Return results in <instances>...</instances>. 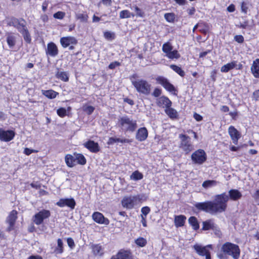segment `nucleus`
I'll return each mask as SVG.
<instances>
[{
  "mask_svg": "<svg viewBox=\"0 0 259 259\" xmlns=\"http://www.w3.org/2000/svg\"><path fill=\"white\" fill-rule=\"evenodd\" d=\"M229 194L225 193L217 195L214 196V201H207L203 202H198L195 204V207L199 210L203 211L210 214H215L225 211L227 208V203L230 199L236 200L242 196L241 193L237 190L232 189L229 191Z\"/></svg>",
  "mask_w": 259,
  "mask_h": 259,
  "instance_id": "nucleus-1",
  "label": "nucleus"
},
{
  "mask_svg": "<svg viewBox=\"0 0 259 259\" xmlns=\"http://www.w3.org/2000/svg\"><path fill=\"white\" fill-rule=\"evenodd\" d=\"M137 75L133 74L131 77V80L132 84L135 88L136 91L145 95L150 93L151 85L148 82L143 79H137Z\"/></svg>",
  "mask_w": 259,
  "mask_h": 259,
  "instance_id": "nucleus-2",
  "label": "nucleus"
},
{
  "mask_svg": "<svg viewBox=\"0 0 259 259\" xmlns=\"http://www.w3.org/2000/svg\"><path fill=\"white\" fill-rule=\"evenodd\" d=\"M118 125L124 133H133L137 127V120L127 115L121 116L118 119Z\"/></svg>",
  "mask_w": 259,
  "mask_h": 259,
  "instance_id": "nucleus-3",
  "label": "nucleus"
},
{
  "mask_svg": "<svg viewBox=\"0 0 259 259\" xmlns=\"http://www.w3.org/2000/svg\"><path fill=\"white\" fill-rule=\"evenodd\" d=\"M179 138L180 140L179 144V148L186 154L190 153L194 149V145H193L191 138L184 134H180Z\"/></svg>",
  "mask_w": 259,
  "mask_h": 259,
  "instance_id": "nucleus-4",
  "label": "nucleus"
},
{
  "mask_svg": "<svg viewBox=\"0 0 259 259\" xmlns=\"http://www.w3.org/2000/svg\"><path fill=\"white\" fill-rule=\"evenodd\" d=\"M223 251L233 256L234 259L238 258L240 255V249L238 245L230 242L225 243L222 247Z\"/></svg>",
  "mask_w": 259,
  "mask_h": 259,
  "instance_id": "nucleus-5",
  "label": "nucleus"
},
{
  "mask_svg": "<svg viewBox=\"0 0 259 259\" xmlns=\"http://www.w3.org/2000/svg\"><path fill=\"white\" fill-rule=\"evenodd\" d=\"M162 51L165 54V56L170 59H178L180 55L176 50H172L173 47L169 42L164 43L162 46Z\"/></svg>",
  "mask_w": 259,
  "mask_h": 259,
  "instance_id": "nucleus-6",
  "label": "nucleus"
},
{
  "mask_svg": "<svg viewBox=\"0 0 259 259\" xmlns=\"http://www.w3.org/2000/svg\"><path fill=\"white\" fill-rule=\"evenodd\" d=\"M206 154L202 149H198L193 152L191 155L192 161L197 164H202L206 160Z\"/></svg>",
  "mask_w": 259,
  "mask_h": 259,
  "instance_id": "nucleus-7",
  "label": "nucleus"
},
{
  "mask_svg": "<svg viewBox=\"0 0 259 259\" xmlns=\"http://www.w3.org/2000/svg\"><path fill=\"white\" fill-rule=\"evenodd\" d=\"M51 212L49 210L42 209L36 213L33 217V221L36 225H39L43 223L44 220L49 218Z\"/></svg>",
  "mask_w": 259,
  "mask_h": 259,
  "instance_id": "nucleus-8",
  "label": "nucleus"
},
{
  "mask_svg": "<svg viewBox=\"0 0 259 259\" xmlns=\"http://www.w3.org/2000/svg\"><path fill=\"white\" fill-rule=\"evenodd\" d=\"M193 248L196 252L201 256H205V259H211L209 248H212L211 245H207L202 246L201 245L196 244L193 246Z\"/></svg>",
  "mask_w": 259,
  "mask_h": 259,
  "instance_id": "nucleus-9",
  "label": "nucleus"
},
{
  "mask_svg": "<svg viewBox=\"0 0 259 259\" xmlns=\"http://www.w3.org/2000/svg\"><path fill=\"white\" fill-rule=\"evenodd\" d=\"M137 200V197L136 196H125L121 200V204L124 208L132 209L134 207Z\"/></svg>",
  "mask_w": 259,
  "mask_h": 259,
  "instance_id": "nucleus-10",
  "label": "nucleus"
},
{
  "mask_svg": "<svg viewBox=\"0 0 259 259\" xmlns=\"http://www.w3.org/2000/svg\"><path fill=\"white\" fill-rule=\"evenodd\" d=\"M156 80L157 83L161 84L166 91L169 92L175 91L174 86L165 77L159 76L156 77Z\"/></svg>",
  "mask_w": 259,
  "mask_h": 259,
  "instance_id": "nucleus-11",
  "label": "nucleus"
},
{
  "mask_svg": "<svg viewBox=\"0 0 259 259\" xmlns=\"http://www.w3.org/2000/svg\"><path fill=\"white\" fill-rule=\"evenodd\" d=\"M56 205L60 207L67 206L73 209L75 207L76 202L73 198H62L56 203Z\"/></svg>",
  "mask_w": 259,
  "mask_h": 259,
  "instance_id": "nucleus-12",
  "label": "nucleus"
},
{
  "mask_svg": "<svg viewBox=\"0 0 259 259\" xmlns=\"http://www.w3.org/2000/svg\"><path fill=\"white\" fill-rule=\"evenodd\" d=\"M15 136V133L11 130L5 131L0 128V140L3 141L8 142L12 140Z\"/></svg>",
  "mask_w": 259,
  "mask_h": 259,
  "instance_id": "nucleus-13",
  "label": "nucleus"
},
{
  "mask_svg": "<svg viewBox=\"0 0 259 259\" xmlns=\"http://www.w3.org/2000/svg\"><path fill=\"white\" fill-rule=\"evenodd\" d=\"M60 43L63 48H67L70 45H75L77 43V39L73 36L63 37L60 38Z\"/></svg>",
  "mask_w": 259,
  "mask_h": 259,
  "instance_id": "nucleus-14",
  "label": "nucleus"
},
{
  "mask_svg": "<svg viewBox=\"0 0 259 259\" xmlns=\"http://www.w3.org/2000/svg\"><path fill=\"white\" fill-rule=\"evenodd\" d=\"M92 218L95 222L100 224L108 225L109 224L108 219L105 218L102 213L99 212H94Z\"/></svg>",
  "mask_w": 259,
  "mask_h": 259,
  "instance_id": "nucleus-15",
  "label": "nucleus"
},
{
  "mask_svg": "<svg viewBox=\"0 0 259 259\" xmlns=\"http://www.w3.org/2000/svg\"><path fill=\"white\" fill-rule=\"evenodd\" d=\"M202 230L204 231H218V226L216 225L214 221L211 219L207 220L202 222Z\"/></svg>",
  "mask_w": 259,
  "mask_h": 259,
  "instance_id": "nucleus-16",
  "label": "nucleus"
},
{
  "mask_svg": "<svg viewBox=\"0 0 259 259\" xmlns=\"http://www.w3.org/2000/svg\"><path fill=\"white\" fill-rule=\"evenodd\" d=\"M229 134L234 144H237L238 141L241 137L240 133L233 126H230L228 128Z\"/></svg>",
  "mask_w": 259,
  "mask_h": 259,
  "instance_id": "nucleus-17",
  "label": "nucleus"
},
{
  "mask_svg": "<svg viewBox=\"0 0 259 259\" xmlns=\"http://www.w3.org/2000/svg\"><path fill=\"white\" fill-rule=\"evenodd\" d=\"M17 211L13 210L10 212V214L8 217L7 222L9 225L8 228L9 231H10L13 229L14 226L17 218Z\"/></svg>",
  "mask_w": 259,
  "mask_h": 259,
  "instance_id": "nucleus-18",
  "label": "nucleus"
},
{
  "mask_svg": "<svg viewBox=\"0 0 259 259\" xmlns=\"http://www.w3.org/2000/svg\"><path fill=\"white\" fill-rule=\"evenodd\" d=\"M148 132L147 128L145 127L139 128L136 133V139L142 142L146 140L148 137Z\"/></svg>",
  "mask_w": 259,
  "mask_h": 259,
  "instance_id": "nucleus-19",
  "label": "nucleus"
},
{
  "mask_svg": "<svg viewBox=\"0 0 259 259\" xmlns=\"http://www.w3.org/2000/svg\"><path fill=\"white\" fill-rule=\"evenodd\" d=\"M156 103L159 107L165 108V109L171 105V102L167 97L165 96H162L158 98Z\"/></svg>",
  "mask_w": 259,
  "mask_h": 259,
  "instance_id": "nucleus-20",
  "label": "nucleus"
},
{
  "mask_svg": "<svg viewBox=\"0 0 259 259\" xmlns=\"http://www.w3.org/2000/svg\"><path fill=\"white\" fill-rule=\"evenodd\" d=\"M84 146L91 152L96 153L100 150L99 145L93 141L89 140L84 143Z\"/></svg>",
  "mask_w": 259,
  "mask_h": 259,
  "instance_id": "nucleus-21",
  "label": "nucleus"
},
{
  "mask_svg": "<svg viewBox=\"0 0 259 259\" xmlns=\"http://www.w3.org/2000/svg\"><path fill=\"white\" fill-rule=\"evenodd\" d=\"M46 53L51 57H55L58 54L57 46L54 42H50L47 45Z\"/></svg>",
  "mask_w": 259,
  "mask_h": 259,
  "instance_id": "nucleus-22",
  "label": "nucleus"
},
{
  "mask_svg": "<svg viewBox=\"0 0 259 259\" xmlns=\"http://www.w3.org/2000/svg\"><path fill=\"white\" fill-rule=\"evenodd\" d=\"M7 42L10 49H13L16 44L17 36L12 33H8L6 35Z\"/></svg>",
  "mask_w": 259,
  "mask_h": 259,
  "instance_id": "nucleus-23",
  "label": "nucleus"
},
{
  "mask_svg": "<svg viewBox=\"0 0 259 259\" xmlns=\"http://www.w3.org/2000/svg\"><path fill=\"white\" fill-rule=\"evenodd\" d=\"M65 161L68 167H72L76 164L75 154L73 155L67 154L65 157Z\"/></svg>",
  "mask_w": 259,
  "mask_h": 259,
  "instance_id": "nucleus-24",
  "label": "nucleus"
},
{
  "mask_svg": "<svg viewBox=\"0 0 259 259\" xmlns=\"http://www.w3.org/2000/svg\"><path fill=\"white\" fill-rule=\"evenodd\" d=\"M237 62L236 61H232L231 62L228 63L223 66L221 68V71L222 72L226 73L229 71L230 70L234 69L237 66Z\"/></svg>",
  "mask_w": 259,
  "mask_h": 259,
  "instance_id": "nucleus-25",
  "label": "nucleus"
},
{
  "mask_svg": "<svg viewBox=\"0 0 259 259\" xmlns=\"http://www.w3.org/2000/svg\"><path fill=\"white\" fill-rule=\"evenodd\" d=\"M186 217L183 215H176L175 217V225L177 228L182 227L184 225Z\"/></svg>",
  "mask_w": 259,
  "mask_h": 259,
  "instance_id": "nucleus-26",
  "label": "nucleus"
},
{
  "mask_svg": "<svg viewBox=\"0 0 259 259\" xmlns=\"http://www.w3.org/2000/svg\"><path fill=\"white\" fill-rule=\"evenodd\" d=\"M131 142V140L125 138L121 139L116 137H111L109 139L107 142V144L108 145H112L115 143H130Z\"/></svg>",
  "mask_w": 259,
  "mask_h": 259,
  "instance_id": "nucleus-27",
  "label": "nucleus"
},
{
  "mask_svg": "<svg viewBox=\"0 0 259 259\" xmlns=\"http://www.w3.org/2000/svg\"><path fill=\"white\" fill-rule=\"evenodd\" d=\"M64 251L63 242L61 239H58L57 245L55 247L53 253L55 254H61Z\"/></svg>",
  "mask_w": 259,
  "mask_h": 259,
  "instance_id": "nucleus-28",
  "label": "nucleus"
},
{
  "mask_svg": "<svg viewBox=\"0 0 259 259\" xmlns=\"http://www.w3.org/2000/svg\"><path fill=\"white\" fill-rule=\"evenodd\" d=\"M251 70L255 77H259V59H257L253 61Z\"/></svg>",
  "mask_w": 259,
  "mask_h": 259,
  "instance_id": "nucleus-29",
  "label": "nucleus"
},
{
  "mask_svg": "<svg viewBox=\"0 0 259 259\" xmlns=\"http://www.w3.org/2000/svg\"><path fill=\"white\" fill-rule=\"evenodd\" d=\"M21 33L27 28L26 22L23 19H19L15 27Z\"/></svg>",
  "mask_w": 259,
  "mask_h": 259,
  "instance_id": "nucleus-30",
  "label": "nucleus"
},
{
  "mask_svg": "<svg viewBox=\"0 0 259 259\" xmlns=\"http://www.w3.org/2000/svg\"><path fill=\"white\" fill-rule=\"evenodd\" d=\"M116 255L119 259H132L131 253L127 250H120Z\"/></svg>",
  "mask_w": 259,
  "mask_h": 259,
  "instance_id": "nucleus-31",
  "label": "nucleus"
},
{
  "mask_svg": "<svg viewBox=\"0 0 259 259\" xmlns=\"http://www.w3.org/2000/svg\"><path fill=\"white\" fill-rule=\"evenodd\" d=\"M165 112L170 118H177L178 116L177 111L175 109L170 108V107H167L165 109Z\"/></svg>",
  "mask_w": 259,
  "mask_h": 259,
  "instance_id": "nucleus-32",
  "label": "nucleus"
},
{
  "mask_svg": "<svg viewBox=\"0 0 259 259\" xmlns=\"http://www.w3.org/2000/svg\"><path fill=\"white\" fill-rule=\"evenodd\" d=\"M92 250L94 254L95 255L101 256L103 254V249L102 246L99 244L93 245Z\"/></svg>",
  "mask_w": 259,
  "mask_h": 259,
  "instance_id": "nucleus-33",
  "label": "nucleus"
},
{
  "mask_svg": "<svg viewBox=\"0 0 259 259\" xmlns=\"http://www.w3.org/2000/svg\"><path fill=\"white\" fill-rule=\"evenodd\" d=\"M189 224L195 230H197L199 228V225L197 218L195 217H191L188 220Z\"/></svg>",
  "mask_w": 259,
  "mask_h": 259,
  "instance_id": "nucleus-34",
  "label": "nucleus"
},
{
  "mask_svg": "<svg viewBox=\"0 0 259 259\" xmlns=\"http://www.w3.org/2000/svg\"><path fill=\"white\" fill-rule=\"evenodd\" d=\"M42 94L49 99H54L56 97L58 93L53 90H42Z\"/></svg>",
  "mask_w": 259,
  "mask_h": 259,
  "instance_id": "nucleus-35",
  "label": "nucleus"
},
{
  "mask_svg": "<svg viewBox=\"0 0 259 259\" xmlns=\"http://www.w3.org/2000/svg\"><path fill=\"white\" fill-rule=\"evenodd\" d=\"M56 77L63 81H68L69 77L68 73L64 71H58L56 74Z\"/></svg>",
  "mask_w": 259,
  "mask_h": 259,
  "instance_id": "nucleus-36",
  "label": "nucleus"
},
{
  "mask_svg": "<svg viewBox=\"0 0 259 259\" xmlns=\"http://www.w3.org/2000/svg\"><path fill=\"white\" fill-rule=\"evenodd\" d=\"M134 16V14L131 13L127 10H122L119 13V18L120 19L130 18Z\"/></svg>",
  "mask_w": 259,
  "mask_h": 259,
  "instance_id": "nucleus-37",
  "label": "nucleus"
},
{
  "mask_svg": "<svg viewBox=\"0 0 259 259\" xmlns=\"http://www.w3.org/2000/svg\"><path fill=\"white\" fill-rule=\"evenodd\" d=\"M143 178V174L139 171L138 170H136L134 171L132 175L130 176V179L133 181H138L142 180Z\"/></svg>",
  "mask_w": 259,
  "mask_h": 259,
  "instance_id": "nucleus-38",
  "label": "nucleus"
},
{
  "mask_svg": "<svg viewBox=\"0 0 259 259\" xmlns=\"http://www.w3.org/2000/svg\"><path fill=\"white\" fill-rule=\"evenodd\" d=\"M218 182L214 180H207L205 181L202 183V187L205 189H208L215 186Z\"/></svg>",
  "mask_w": 259,
  "mask_h": 259,
  "instance_id": "nucleus-39",
  "label": "nucleus"
},
{
  "mask_svg": "<svg viewBox=\"0 0 259 259\" xmlns=\"http://www.w3.org/2000/svg\"><path fill=\"white\" fill-rule=\"evenodd\" d=\"M75 159L77 164H80L81 165H84L86 163V159L84 156L81 154H75Z\"/></svg>",
  "mask_w": 259,
  "mask_h": 259,
  "instance_id": "nucleus-40",
  "label": "nucleus"
},
{
  "mask_svg": "<svg viewBox=\"0 0 259 259\" xmlns=\"http://www.w3.org/2000/svg\"><path fill=\"white\" fill-rule=\"evenodd\" d=\"M20 33L22 35L24 40L26 42L30 43L31 41V38L27 28L26 29L24 30Z\"/></svg>",
  "mask_w": 259,
  "mask_h": 259,
  "instance_id": "nucleus-41",
  "label": "nucleus"
},
{
  "mask_svg": "<svg viewBox=\"0 0 259 259\" xmlns=\"http://www.w3.org/2000/svg\"><path fill=\"white\" fill-rule=\"evenodd\" d=\"M170 67L181 76L183 77L185 75V72L181 69V67L175 65H171Z\"/></svg>",
  "mask_w": 259,
  "mask_h": 259,
  "instance_id": "nucleus-42",
  "label": "nucleus"
},
{
  "mask_svg": "<svg viewBox=\"0 0 259 259\" xmlns=\"http://www.w3.org/2000/svg\"><path fill=\"white\" fill-rule=\"evenodd\" d=\"M147 242V240L143 237H139L135 240V243L141 247L145 246Z\"/></svg>",
  "mask_w": 259,
  "mask_h": 259,
  "instance_id": "nucleus-43",
  "label": "nucleus"
},
{
  "mask_svg": "<svg viewBox=\"0 0 259 259\" xmlns=\"http://www.w3.org/2000/svg\"><path fill=\"white\" fill-rule=\"evenodd\" d=\"M164 18L170 23L174 22L175 19V15L172 13H168L164 14Z\"/></svg>",
  "mask_w": 259,
  "mask_h": 259,
  "instance_id": "nucleus-44",
  "label": "nucleus"
},
{
  "mask_svg": "<svg viewBox=\"0 0 259 259\" xmlns=\"http://www.w3.org/2000/svg\"><path fill=\"white\" fill-rule=\"evenodd\" d=\"M76 18L80 22H85L87 21L88 16L84 13H78L76 14Z\"/></svg>",
  "mask_w": 259,
  "mask_h": 259,
  "instance_id": "nucleus-45",
  "label": "nucleus"
},
{
  "mask_svg": "<svg viewBox=\"0 0 259 259\" xmlns=\"http://www.w3.org/2000/svg\"><path fill=\"white\" fill-rule=\"evenodd\" d=\"M134 9L135 12H136V16L139 17L143 18L145 16L144 12L140 8H139L137 6H134L131 7V9Z\"/></svg>",
  "mask_w": 259,
  "mask_h": 259,
  "instance_id": "nucleus-46",
  "label": "nucleus"
},
{
  "mask_svg": "<svg viewBox=\"0 0 259 259\" xmlns=\"http://www.w3.org/2000/svg\"><path fill=\"white\" fill-rule=\"evenodd\" d=\"M104 36L106 39L111 40L115 38V33L111 31H105L104 32Z\"/></svg>",
  "mask_w": 259,
  "mask_h": 259,
  "instance_id": "nucleus-47",
  "label": "nucleus"
},
{
  "mask_svg": "<svg viewBox=\"0 0 259 259\" xmlns=\"http://www.w3.org/2000/svg\"><path fill=\"white\" fill-rule=\"evenodd\" d=\"M202 24H203L202 26H201V27H199V30L203 33H206L208 31V29H209V28H208V25L205 23H204V22H202Z\"/></svg>",
  "mask_w": 259,
  "mask_h": 259,
  "instance_id": "nucleus-48",
  "label": "nucleus"
},
{
  "mask_svg": "<svg viewBox=\"0 0 259 259\" xmlns=\"http://www.w3.org/2000/svg\"><path fill=\"white\" fill-rule=\"evenodd\" d=\"M19 20V19H17L16 18H11L8 21V25L10 26H12L15 27Z\"/></svg>",
  "mask_w": 259,
  "mask_h": 259,
  "instance_id": "nucleus-49",
  "label": "nucleus"
},
{
  "mask_svg": "<svg viewBox=\"0 0 259 259\" xmlns=\"http://www.w3.org/2000/svg\"><path fill=\"white\" fill-rule=\"evenodd\" d=\"M65 15V13L63 12L59 11L55 13L53 15L54 17L58 19H62Z\"/></svg>",
  "mask_w": 259,
  "mask_h": 259,
  "instance_id": "nucleus-50",
  "label": "nucleus"
},
{
  "mask_svg": "<svg viewBox=\"0 0 259 259\" xmlns=\"http://www.w3.org/2000/svg\"><path fill=\"white\" fill-rule=\"evenodd\" d=\"M57 113L60 117H63L66 115V110L64 108H60L57 110Z\"/></svg>",
  "mask_w": 259,
  "mask_h": 259,
  "instance_id": "nucleus-51",
  "label": "nucleus"
},
{
  "mask_svg": "<svg viewBox=\"0 0 259 259\" xmlns=\"http://www.w3.org/2000/svg\"><path fill=\"white\" fill-rule=\"evenodd\" d=\"M150 211V209L148 206H145L142 208L141 212L142 214L143 215L144 217H146V215L149 213Z\"/></svg>",
  "mask_w": 259,
  "mask_h": 259,
  "instance_id": "nucleus-52",
  "label": "nucleus"
},
{
  "mask_svg": "<svg viewBox=\"0 0 259 259\" xmlns=\"http://www.w3.org/2000/svg\"><path fill=\"white\" fill-rule=\"evenodd\" d=\"M161 94V90L158 88H155L152 93V95L155 97H158Z\"/></svg>",
  "mask_w": 259,
  "mask_h": 259,
  "instance_id": "nucleus-53",
  "label": "nucleus"
},
{
  "mask_svg": "<svg viewBox=\"0 0 259 259\" xmlns=\"http://www.w3.org/2000/svg\"><path fill=\"white\" fill-rule=\"evenodd\" d=\"M67 242L68 245L71 248H73L74 247L75 244H74V240H73L72 238H68L67 239Z\"/></svg>",
  "mask_w": 259,
  "mask_h": 259,
  "instance_id": "nucleus-54",
  "label": "nucleus"
},
{
  "mask_svg": "<svg viewBox=\"0 0 259 259\" xmlns=\"http://www.w3.org/2000/svg\"><path fill=\"white\" fill-rule=\"evenodd\" d=\"M234 40L239 43H242L244 41V38L241 35H237L235 36Z\"/></svg>",
  "mask_w": 259,
  "mask_h": 259,
  "instance_id": "nucleus-55",
  "label": "nucleus"
},
{
  "mask_svg": "<svg viewBox=\"0 0 259 259\" xmlns=\"http://www.w3.org/2000/svg\"><path fill=\"white\" fill-rule=\"evenodd\" d=\"M248 7L246 3L242 2L241 4V11L243 13L246 14L247 12Z\"/></svg>",
  "mask_w": 259,
  "mask_h": 259,
  "instance_id": "nucleus-56",
  "label": "nucleus"
},
{
  "mask_svg": "<svg viewBox=\"0 0 259 259\" xmlns=\"http://www.w3.org/2000/svg\"><path fill=\"white\" fill-rule=\"evenodd\" d=\"M193 117L197 121H200L203 119L202 116L197 113H194Z\"/></svg>",
  "mask_w": 259,
  "mask_h": 259,
  "instance_id": "nucleus-57",
  "label": "nucleus"
},
{
  "mask_svg": "<svg viewBox=\"0 0 259 259\" xmlns=\"http://www.w3.org/2000/svg\"><path fill=\"white\" fill-rule=\"evenodd\" d=\"M94 110V108L91 106H87L84 109V111H86L89 114H92Z\"/></svg>",
  "mask_w": 259,
  "mask_h": 259,
  "instance_id": "nucleus-58",
  "label": "nucleus"
},
{
  "mask_svg": "<svg viewBox=\"0 0 259 259\" xmlns=\"http://www.w3.org/2000/svg\"><path fill=\"white\" fill-rule=\"evenodd\" d=\"M119 65H120V63L119 62L116 61V62H114L110 63V65H109V68L110 69H113L116 67L118 66Z\"/></svg>",
  "mask_w": 259,
  "mask_h": 259,
  "instance_id": "nucleus-59",
  "label": "nucleus"
},
{
  "mask_svg": "<svg viewBox=\"0 0 259 259\" xmlns=\"http://www.w3.org/2000/svg\"><path fill=\"white\" fill-rule=\"evenodd\" d=\"M180 6H184L187 4V0H174Z\"/></svg>",
  "mask_w": 259,
  "mask_h": 259,
  "instance_id": "nucleus-60",
  "label": "nucleus"
},
{
  "mask_svg": "<svg viewBox=\"0 0 259 259\" xmlns=\"http://www.w3.org/2000/svg\"><path fill=\"white\" fill-rule=\"evenodd\" d=\"M141 223H142L143 226L144 227H147V222H146V217H144L143 215H141Z\"/></svg>",
  "mask_w": 259,
  "mask_h": 259,
  "instance_id": "nucleus-61",
  "label": "nucleus"
},
{
  "mask_svg": "<svg viewBox=\"0 0 259 259\" xmlns=\"http://www.w3.org/2000/svg\"><path fill=\"white\" fill-rule=\"evenodd\" d=\"M253 97L255 99V100H257L259 99V90H256L254 92L253 94Z\"/></svg>",
  "mask_w": 259,
  "mask_h": 259,
  "instance_id": "nucleus-62",
  "label": "nucleus"
},
{
  "mask_svg": "<svg viewBox=\"0 0 259 259\" xmlns=\"http://www.w3.org/2000/svg\"><path fill=\"white\" fill-rule=\"evenodd\" d=\"M28 259H43L42 257L38 255H30L28 257Z\"/></svg>",
  "mask_w": 259,
  "mask_h": 259,
  "instance_id": "nucleus-63",
  "label": "nucleus"
},
{
  "mask_svg": "<svg viewBox=\"0 0 259 259\" xmlns=\"http://www.w3.org/2000/svg\"><path fill=\"white\" fill-rule=\"evenodd\" d=\"M254 198L257 202L259 201V189L254 194Z\"/></svg>",
  "mask_w": 259,
  "mask_h": 259,
  "instance_id": "nucleus-64",
  "label": "nucleus"
}]
</instances>
